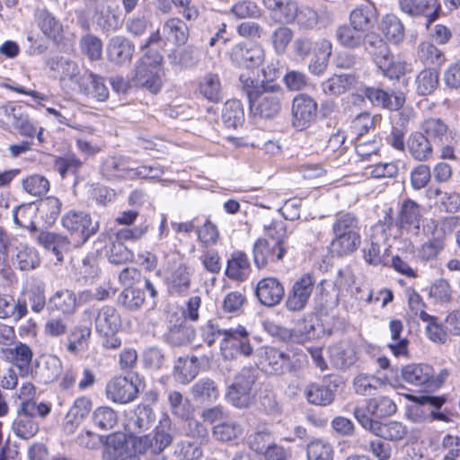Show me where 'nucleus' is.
Returning <instances> with one entry per match:
<instances>
[{
    "mask_svg": "<svg viewBox=\"0 0 460 460\" xmlns=\"http://www.w3.org/2000/svg\"><path fill=\"white\" fill-rule=\"evenodd\" d=\"M438 72L432 68L420 71L415 80L416 92L419 95L431 94L438 86Z\"/></svg>",
    "mask_w": 460,
    "mask_h": 460,
    "instance_id": "50",
    "label": "nucleus"
},
{
    "mask_svg": "<svg viewBox=\"0 0 460 460\" xmlns=\"http://www.w3.org/2000/svg\"><path fill=\"white\" fill-rule=\"evenodd\" d=\"M92 409V401L86 396L77 398L66 416L65 429L73 433L75 429L88 416Z\"/></svg>",
    "mask_w": 460,
    "mask_h": 460,
    "instance_id": "30",
    "label": "nucleus"
},
{
    "mask_svg": "<svg viewBox=\"0 0 460 460\" xmlns=\"http://www.w3.org/2000/svg\"><path fill=\"white\" fill-rule=\"evenodd\" d=\"M318 105L314 98L299 93L293 99L291 114L294 127L305 129L314 122L317 116Z\"/></svg>",
    "mask_w": 460,
    "mask_h": 460,
    "instance_id": "12",
    "label": "nucleus"
},
{
    "mask_svg": "<svg viewBox=\"0 0 460 460\" xmlns=\"http://www.w3.org/2000/svg\"><path fill=\"white\" fill-rule=\"evenodd\" d=\"M199 93L211 102H219L223 100V88L217 74L208 73L199 83Z\"/></svg>",
    "mask_w": 460,
    "mask_h": 460,
    "instance_id": "32",
    "label": "nucleus"
},
{
    "mask_svg": "<svg viewBox=\"0 0 460 460\" xmlns=\"http://www.w3.org/2000/svg\"><path fill=\"white\" fill-rule=\"evenodd\" d=\"M224 338L220 343L222 355L226 358H236L239 356L250 357L253 352L250 333L245 327L238 325L223 330Z\"/></svg>",
    "mask_w": 460,
    "mask_h": 460,
    "instance_id": "8",
    "label": "nucleus"
},
{
    "mask_svg": "<svg viewBox=\"0 0 460 460\" xmlns=\"http://www.w3.org/2000/svg\"><path fill=\"white\" fill-rule=\"evenodd\" d=\"M242 433L243 429L241 425L235 421H223L212 429L213 438L223 443L237 439Z\"/></svg>",
    "mask_w": 460,
    "mask_h": 460,
    "instance_id": "53",
    "label": "nucleus"
},
{
    "mask_svg": "<svg viewBox=\"0 0 460 460\" xmlns=\"http://www.w3.org/2000/svg\"><path fill=\"white\" fill-rule=\"evenodd\" d=\"M201 447L195 441L181 440L176 444L174 455L180 460H198L203 454Z\"/></svg>",
    "mask_w": 460,
    "mask_h": 460,
    "instance_id": "63",
    "label": "nucleus"
},
{
    "mask_svg": "<svg viewBox=\"0 0 460 460\" xmlns=\"http://www.w3.org/2000/svg\"><path fill=\"white\" fill-rule=\"evenodd\" d=\"M263 4L279 22L288 23L296 16L297 5L291 0H263Z\"/></svg>",
    "mask_w": 460,
    "mask_h": 460,
    "instance_id": "36",
    "label": "nucleus"
},
{
    "mask_svg": "<svg viewBox=\"0 0 460 460\" xmlns=\"http://www.w3.org/2000/svg\"><path fill=\"white\" fill-rule=\"evenodd\" d=\"M373 435L387 441H400L404 438L408 433L407 427L400 421L389 420L386 422L379 421Z\"/></svg>",
    "mask_w": 460,
    "mask_h": 460,
    "instance_id": "40",
    "label": "nucleus"
},
{
    "mask_svg": "<svg viewBox=\"0 0 460 460\" xmlns=\"http://www.w3.org/2000/svg\"><path fill=\"white\" fill-rule=\"evenodd\" d=\"M16 253L13 258L15 268L22 271L31 270L40 266V259L38 252L25 244L16 246Z\"/></svg>",
    "mask_w": 460,
    "mask_h": 460,
    "instance_id": "38",
    "label": "nucleus"
},
{
    "mask_svg": "<svg viewBox=\"0 0 460 460\" xmlns=\"http://www.w3.org/2000/svg\"><path fill=\"white\" fill-rule=\"evenodd\" d=\"M101 172L108 180H129L132 174L129 159L125 156H108L102 164Z\"/></svg>",
    "mask_w": 460,
    "mask_h": 460,
    "instance_id": "24",
    "label": "nucleus"
},
{
    "mask_svg": "<svg viewBox=\"0 0 460 460\" xmlns=\"http://www.w3.org/2000/svg\"><path fill=\"white\" fill-rule=\"evenodd\" d=\"M222 119L227 128H237L244 121L243 105L238 100H228L222 110Z\"/></svg>",
    "mask_w": 460,
    "mask_h": 460,
    "instance_id": "47",
    "label": "nucleus"
},
{
    "mask_svg": "<svg viewBox=\"0 0 460 460\" xmlns=\"http://www.w3.org/2000/svg\"><path fill=\"white\" fill-rule=\"evenodd\" d=\"M62 203L53 196L41 199L39 204V212L48 225L55 223L61 211Z\"/></svg>",
    "mask_w": 460,
    "mask_h": 460,
    "instance_id": "61",
    "label": "nucleus"
},
{
    "mask_svg": "<svg viewBox=\"0 0 460 460\" xmlns=\"http://www.w3.org/2000/svg\"><path fill=\"white\" fill-rule=\"evenodd\" d=\"M399 5L403 13L411 16L425 15L427 28L438 16L439 5L437 0H400Z\"/></svg>",
    "mask_w": 460,
    "mask_h": 460,
    "instance_id": "19",
    "label": "nucleus"
},
{
    "mask_svg": "<svg viewBox=\"0 0 460 460\" xmlns=\"http://www.w3.org/2000/svg\"><path fill=\"white\" fill-rule=\"evenodd\" d=\"M420 129L432 145H443L448 128L441 119L429 118L421 123Z\"/></svg>",
    "mask_w": 460,
    "mask_h": 460,
    "instance_id": "44",
    "label": "nucleus"
},
{
    "mask_svg": "<svg viewBox=\"0 0 460 460\" xmlns=\"http://www.w3.org/2000/svg\"><path fill=\"white\" fill-rule=\"evenodd\" d=\"M344 385L341 376L328 375L319 382L309 383L304 389V395L309 404L327 407L333 403L337 394Z\"/></svg>",
    "mask_w": 460,
    "mask_h": 460,
    "instance_id": "6",
    "label": "nucleus"
},
{
    "mask_svg": "<svg viewBox=\"0 0 460 460\" xmlns=\"http://www.w3.org/2000/svg\"><path fill=\"white\" fill-rule=\"evenodd\" d=\"M429 295L435 304L440 305H447L454 299V290L445 279H436L430 286Z\"/></svg>",
    "mask_w": 460,
    "mask_h": 460,
    "instance_id": "51",
    "label": "nucleus"
},
{
    "mask_svg": "<svg viewBox=\"0 0 460 460\" xmlns=\"http://www.w3.org/2000/svg\"><path fill=\"white\" fill-rule=\"evenodd\" d=\"M362 95L374 106L385 108L390 111H398L404 103V97L402 95H394V98H392L387 92L376 87L363 88Z\"/></svg>",
    "mask_w": 460,
    "mask_h": 460,
    "instance_id": "23",
    "label": "nucleus"
},
{
    "mask_svg": "<svg viewBox=\"0 0 460 460\" xmlns=\"http://www.w3.org/2000/svg\"><path fill=\"white\" fill-rule=\"evenodd\" d=\"M78 87L80 93L98 102H105L109 98V90L104 79L93 73H83L82 77L78 79Z\"/></svg>",
    "mask_w": 460,
    "mask_h": 460,
    "instance_id": "21",
    "label": "nucleus"
},
{
    "mask_svg": "<svg viewBox=\"0 0 460 460\" xmlns=\"http://www.w3.org/2000/svg\"><path fill=\"white\" fill-rule=\"evenodd\" d=\"M422 217L420 206L411 199H404L398 210L394 226L402 234L403 231L418 233Z\"/></svg>",
    "mask_w": 460,
    "mask_h": 460,
    "instance_id": "13",
    "label": "nucleus"
},
{
    "mask_svg": "<svg viewBox=\"0 0 460 460\" xmlns=\"http://www.w3.org/2000/svg\"><path fill=\"white\" fill-rule=\"evenodd\" d=\"M138 393L137 385L124 376H116L106 385L107 397L118 403L123 404L134 401Z\"/></svg>",
    "mask_w": 460,
    "mask_h": 460,
    "instance_id": "16",
    "label": "nucleus"
},
{
    "mask_svg": "<svg viewBox=\"0 0 460 460\" xmlns=\"http://www.w3.org/2000/svg\"><path fill=\"white\" fill-rule=\"evenodd\" d=\"M255 296L262 305L273 307L284 298L285 288L277 278H263L256 285Z\"/></svg>",
    "mask_w": 460,
    "mask_h": 460,
    "instance_id": "14",
    "label": "nucleus"
},
{
    "mask_svg": "<svg viewBox=\"0 0 460 460\" xmlns=\"http://www.w3.org/2000/svg\"><path fill=\"white\" fill-rule=\"evenodd\" d=\"M145 302L144 292L139 288L128 287L119 295L118 304L127 310L139 309Z\"/></svg>",
    "mask_w": 460,
    "mask_h": 460,
    "instance_id": "57",
    "label": "nucleus"
},
{
    "mask_svg": "<svg viewBox=\"0 0 460 460\" xmlns=\"http://www.w3.org/2000/svg\"><path fill=\"white\" fill-rule=\"evenodd\" d=\"M262 90L249 102L254 117L270 119L279 115L282 109L284 91L279 84H264Z\"/></svg>",
    "mask_w": 460,
    "mask_h": 460,
    "instance_id": "3",
    "label": "nucleus"
},
{
    "mask_svg": "<svg viewBox=\"0 0 460 460\" xmlns=\"http://www.w3.org/2000/svg\"><path fill=\"white\" fill-rule=\"evenodd\" d=\"M259 378V371L254 367H243L234 376L228 385L226 399L238 409H247L254 401L253 388Z\"/></svg>",
    "mask_w": 460,
    "mask_h": 460,
    "instance_id": "2",
    "label": "nucleus"
},
{
    "mask_svg": "<svg viewBox=\"0 0 460 460\" xmlns=\"http://www.w3.org/2000/svg\"><path fill=\"white\" fill-rule=\"evenodd\" d=\"M13 430L17 437L29 439L38 433L39 424L33 418L17 414L13 422Z\"/></svg>",
    "mask_w": 460,
    "mask_h": 460,
    "instance_id": "59",
    "label": "nucleus"
},
{
    "mask_svg": "<svg viewBox=\"0 0 460 460\" xmlns=\"http://www.w3.org/2000/svg\"><path fill=\"white\" fill-rule=\"evenodd\" d=\"M167 399L171 412L175 417L181 420H189L192 415L193 409L190 401L183 398L182 394L179 391H168Z\"/></svg>",
    "mask_w": 460,
    "mask_h": 460,
    "instance_id": "48",
    "label": "nucleus"
},
{
    "mask_svg": "<svg viewBox=\"0 0 460 460\" xmlns=\"http://www.w3.org/2000/svg\"><path fill=\"white\" fill-rule=\"evenodd\" d=\"M350 24L352 29H366L373 27L376 16L373 9L367 5L360 6L350 13Z\"/></svg>",
    "mask_w": 460,
    "mask_h": 460,
    "instance_id": "60",
    "label": "nucleus"
},
{
    "mask_svg": "<svg viewBox=\"0 0 460 460\" xmlns=\"http://www.w3.org/2000/svg\"><path fill=\"white\" fill-rule=\"evenodd\" d=\"M62 226L72 235L77 236L82 243L95 234L99 229V222H93L88 213L80 210L66 212L62 217Z\"/></svg>",
    "mask_w": 460,
    "mask_h": 460,
    "instance_id": "10",
    "label": "nucleus"
},
{
    "mask_svg": "<svg viewBox=\"0 0 460 460\" xmlns=\"http://www.w3.org/2000/svg\"><path fill=\"white\" fill-rule=\"evenodd\" d=\"M4 353L7 360L19 369L21 376L30 373L33 353L27 344L19 342L14 348L7 349Z\"/></svg>",
    "mask_w": 460,
    "mask_h": 460,
    "instance_id": "26",
    "label": "nucleus"
},
{
    "mask_svg": "<svg viewBox=\"0 0 460 460\" xmlns=\"http://www.w3.org/2000/svg\"><path fill=\"white\" fill-rule=\"evenodd\" d=\"M331 358L336 367L345 369L357 360L356 349L349 341H342L331 349Z\"/></svg>",
    "mask_w": 460,
    "mask_h": 460,
    "instance_id": "37",
    "label": "nucleus"
},
{
    "mask_svg": "<svg viewBox=\"0 0 460 460\" xmlns=\"http://www.w3.org/2000/svg\"><path fill=\"white\" fill-rule=\"evenodd\" d=\"M232 58L240 66L250 69L262 63L264 53L258 44L245 40L233 49Z\"/></svg>",
    "mask_w": 460,
    "mask_h": 460,
    "instance_id": "17",
    "label": "nucleus"
},
{
    "mask_svg": "<svg viewBox=\"0 0 460 460\" xmlns=\"http://www.w3.org/2000/svg\"><path fill=\"white\" fill-rule=\"evenodd\" d=\"M37 243L49 251L56 258L58 262L64 261V254L70 250V241L61 234L40 231L36 236Z\"/></svg>",
    "mask_w": 460,
    "mask_h": 460,
    "instance_id": "22",
    "label": "nucleus"
},
{
    "mask_svg": "<svg viewBox=\"0 0 460 460\" xmlns=\"http://www.w3.org/2000/svg\"><path fill=\"white\" fill-rule=\"evenodd\" d=\"M199 370V360L198 357H180L173 367L172 376L179 384L187 385L196 377Z\"/></svg>",
    "mask_w": 460,
    "mask_h": 460,
    "instance_id": "27",
    "label": "nucleus"
},
{
    "mask_svg": "<svg viewBox=\"0 0 460 460\" xmlns=\"http://www.w3.org/2000/svg\"><path fill=\"white\" fill-rule=\"evenodd\" d=\"M314 279L310 274L303 275L289 289L285 306L289 312H301L308 304L314 288Z\"/></svg>",
    "mask_w": 460,
    "mask_h": 460,
    "instance_id": "11",
    "label": "nucleus"
},
{
    "mask_svg": "<svg viewBox=\"0 0 460 460\" xmlns=\"http://www.w3.org/2000/svg\"><path fill=\"white\" fill-rule=\"evenodd\" d=\"M385 385L386 383L383 379L366 374L358 375L353 381L356 394L363 396L376 395V392Z\"/></svg>",
    "mask_w": 460,
    "mask_h": 460,
    "instance_id": "46",
    "label": "nucleus"
},
{
    "mask_svg": "<svg viewBox=\"0 0 460 460\" xmlns=\"http://www.w3.org/2000/svg\"><path fill=\"white\" fill-rule=\"evenodd\" d=\"M251 272V264L246 253L241 251L234 252L227 261L226 275L234 280L243 281Z\"/></svg>",
    "mask_w": 460,
    "mask_h": 460,
    "instance_id": "28",
    "label": "nucleus"
},
{
    "mask_svg": "<svg viewBox=\"0 0 460 460\" xmlns=\"http://www.w3.org/2000/svg\"><path fill=\"white\" fill-rule=\"evenodd\" d=\"M196 336L195 328L188 324L179 312L168 316L167 329L163 335L164 341L172 347H183L192 342Z\"/></svg>",
    "mask_w": 460,
    "mask_h": 460,
    "instance_id": "9",
    "label": "nucleus"
},
{
    "mask_svg": "<svg viewBox=\"0 0 460 460\" xmlns=\"http://www.w3.org/2000/svg\"><path fill=\"white\" fill-rule=\"evenodd\" d=\"M12 125L21 136L31 139L34 138L37 132V127L32 121H31L25 106L14 105Z\"/></svg>",
    "mask_w": 460,
    "mask_h": 460,
    "instance_id": "41",
    "label": "nucleus"
},
{
    "mask_svg": "<svg viewBox=\"0 0 460 460\" xmlns=\"http://www.w3.org/2000/svg\"><path fill=\"white\" fill-rule=\"evenodd\" d=\"M190 394L197 401L213 402L217 400L220 392L216 382L206 377L199 379L191 386Z\"/></svg>",
    "mask_w": 460,
    "mask_h": 460,
    "instance_id": "39",
    "label": "nucleus"
},
{
    "mask_svg": "<svg viewBox=\"0 0 460 460\" xmlns=\"http://www.w3.org/2000/svg\"><path fill=\"white\" fill-rule=\"evenodd\" d=\"M367 403L368 412L375 418L391 416L397 409L395 403L386 396L371 398Z\"/></svg>",
    "mask_w": 460,
    "mask_h": 460,
    "instance_id": "56",
    "label": "nucleus"
},
{
    "mask_svg": "<svg viewBox=\"0 0 460 460\" xmlns=\"http://www.w3.org/2000/svg\"><path fill=\"white\" fill-rule=\"evenodd\" d=\"M170 429L171 420L167 415H164L160 420L153 438L146 436L139 438V444L143 445V448H139V451L150 450L151 454L154 455L163 452L172 441V437L169 432Z\"/></svg>",
    "mask_w": 460,
    "mask_h": 460,
    "instance_id": "15",
    "label": "nucleus"
},
{
    "mask_svg": "<svg viewBox=\"0 0 460 460\" xmlns=\"http://www.w3.org/2000/svg\"><path fill=\"white\" fill-rule=\"evenodd\" d=\"M155 421V414L153 409L149 405L139 404L130 417L128 425L135 432H141L151 429Z\"/></svg>",
    "mask_w": 460,
    "mask_h": 460,
    "instance_id": "42",
    "label": "nucleus"
},
{
    "mask_svg": "<svg viewBox=\"0 0 460 460\" xmlns=\"http://www.w3.org/2000/svg\"><path fill=\"white\" fill-rule=\"evenodd\" d=\"M188 39V31H164V35L160 31L153 32L142 48H150L154 45L158 47L166 46L167 42L181 45L184 44Z\"/></svg>",
    "mask_w": 460,
    "mask_h": 460,
    "instance_id": "45",
    "label": "nucleus"
},
{
    "mask_svg": "<svg viewBox=\"0 0 460 460\" xmlns=\"http://www.w3.org/2000/svg\"><path fill=\"white\" fill-rule=\"evenodd\" d=\"M296 359L288 354L274 348L264 347L261 349L260 364L261 370L268 375L279 376L285 372H296L301 367L305 359V355H299Z\"/></svg>",
    "mask_w": 460,
    "mask_h": 460,
    "instance_id": "7",
    "label": "nucleus"
},
{
    "mask_svg": "<svg viewBox=\"0 0 460 460\" xmlns=\"http://www.w3.org/2000/svg\"><path fill=\"white\" fill-rule=\"evenodd\" d=\"M355 83L356 78L351 74L334 75L322 84V89L325 94L337 96L349 90Z\"/></svg>",
    "mask_w": 460,
    "mask_h": 460,
    "instance_id": "43",
    "label": "nucleus"
},
{
    "mask_svg": "<svg viewBox=\"0 0 460 460\" xmlns=\"http://www.w3.org/2000/svg\"><path fill=\"white\" fill-rule=\"evenodd\" d=\"M418 57L426 65L441 66L446 60L443 52L429 42L420 44Z\"/></svg>",
    "mask_w": 460,
    "mask_h": 460,
    "instance_id": "64",
    "label": "nucleus"
},
{
    "mask_svg": "<svg viewBox=\"0 0 460 460\" xmlns=\"http://www.w3.org/2000/svg\"><path fill=\"white\" fill-rule=\"evenodd\" d=\"M433 376V367L427 364H411L402 369L403 380L414 385L428 384Z\"/></svg>",
    "mask_w": 460,
    "mask_h": 460,
    "instance_id": "35",
    "label": "nucleus"
},
{
    "mask_svg": "<svg viewBox=\"0 0 460 460\" xmlns=\"http://www.w3.org/2000/svg\"><path fill=\"white\" fill-rule=\"evenodd\" d=\"M120 327V315L114 307L105 305L98 311L95 317V328L100 335L117 333Z\"/></svg>",
    "mask_w": 460,
    "mask_h": 460,
    "instance_id": "25",
    "label": "nucleus"
},
{
    "mask_svg": "<svg viewBox=\"0 0 460 460\" xmlns=\"http://www.w3.org/2000/svg\"><path fill=\"white\" fill-rule=\"evenodd\" d=\"M360 226L358 216L350 211H339L333 216L332 224V246L338 256H346L356 252L360 243Z\"/></svg>",
    "mask_w": 460,
    "mask_h": 460,
    "instance_id": "1",
    "label": "nucleus"
},
{
    "mask_svg": "<svg viewBox=\"0 0 460 460\" xmlns=\"http://www.w3.org/2000/svg\"><path fill=\"white\" fill-rule=\"evenodd\" d=\"M411 155L418 161H427L432 156L433 145L422 132H413L407 141Z\"/></svg>",
    "mask_w": 460,
    "mask_h": 460,
    "instance_id": "31",
    "label": "nucleus"
},
{
    "mask_svg": "<svg viewBox=\"0 0 460 460\" xmlns=\"http://www.w3.org/2000/svg\"><path fill=\"white\" fill-rule=\"evenodd\" d=\"M163 57L159 53L145 54L137 63L132 82L137 87L156 94L162 88L160 75Z\"/></svg>",
    "mask_w": 460,
    "mask_h": 460,
    "instance_id": "4",
    "label": "nucleus"
},
{
    "mask_svg": "<svg viewBox=\"0 0 460 460\" xmlns=\"http://www.w3.org/2000/svg\"><path fill=\"white\" fill-rule=\"evenodd\" d=\"M362 43L373 56L375 63L384 75L393 79L399 78L403 74L402 66L400 64L394 63L387 44L379 34L373 31L367 33L364 32Z\"/></svg>",
    "mask_w": 460,
    "mask_h": 460,
    "instance_id": "5",
    "label": "nucleus"
},
{
    "mask_svg": "<svg viewBox=\"0 0 460 460\" xmlns=\"http://www.w3.org/2000/svg\"><path fill=\"white\" fill-rule=\"evenodd\" d=\"M93 424L102 430L112 429L118 424V413L111 407L101 406L93 412Z\"/></svg>",
    "mask_w": 460,
    "mask_h": 460,
    "instance_id": "55",
    "label": "nucleus"
},
{
    "mask_svg": "<svg viewBox=\"0 0 460 460\" xmlns=\"http://www.w3.org/2000/svg\"><path fill=\"white\" fill-rule=\"evenodd\" d=\"M134 50V45L128 40L121 37L113 38L108 47L111 60L119 65L130 62Z\"/></svg>",
    "mask_w": 460,
    "mask_h": 460,
    "instance_id": "33",
    "label": "nucleus"
},
{
    "mask_svg": "<svg viewBox=\"0 0 460 460\" xmlns=\"http://www.w3.org/2000/svg\"><path fill=\"white\" fill-rule=\"evenodd\" d=\"M91 329L86 326L73 328L66 337V349L71 354H76L87 348Z\"/></svg>",
    "mask_w": 460,
    "mask_h": 460,
    "instance_id": "49",
    "label": "nucleus"
},
{
    "mask_svg": "<svg viewBox=\"0 0 460 460\" xmlns=\"http://www.w3.org/2000/svg\"><path fill=\"white\" fill-rule=\"evenodd\" d=\"M47 66L58 74L61 81L69 80L78 85L82 74L75 62L64 57H54L47 61Z\"/></svg>",
    "mask_w": 460,
    "mask_h": 460,
    "instance_id": "29",
    "label": "nucleus"
},
{
    "mask_svg": "<svg viewBox=\"0 0 460 460\" xmlns=\"http://www.w3.org/2000/svg\"><path fill=\"white\" fill-rule=\"evenodd\" d=\"M127 446V437L122 432H116L106 437L104 457L106 460H117L122 456Z\"/></svg>",
    "mask_w": 460,
    "mask_h": 460,
    "instance_id": "54",
    "label": "nucleus"
},
{
    "mask_svg": "<svg viewBox=\"0 0 460 460\" xmlns=\"http://www.w3.org/2000/svg\"><path fill=\"white\" fill-rule=\"evenodd\" d=\"M403 323L401 320L393 319L389 323V330L393 343L388 345L389 349L395 356H402L407 354L408 340L402 338L401 334L403 332Z\"/></svg>",
    "mask_w": 460,
    "mask_h": 460,
    "instance_id": "52",
    "label": "nucleus"
},
{
    "mask_svg": "<svg viewBox=\"0 0 460 460\" xmlns=\"http://www.w3.org/2000/svg\"><path fill=\"white\" fill-rule=\"evenodd\" d=\"M274 438L268 429L255 431L248 436L249 447L258 454H264L274 444Z\"/></svg>",
    "mask_w": 460,
    "mask_h": 460,
    "instance_id": "58",
    "label": "nucleus"
},
{
    "mask_svg": "<svg viewBox=\"0 0 460 460\" xmlns=\"http://www.w3.org/2000/svg\"><path fill=\"white\" fill-rule=\"evenodd\" d=\"M285 253V246H279L278 243H271L266 239H258L253 245V261L258 269L281 261Z\"/></svg>",
    "mask_w": 460,
    "mask_h": 460,
    "instance_id": "18",
    "label": "nucleus"
},
{
    "mask_svg": "<svg viewBox=\"0 0 460 460\" xmlns=\"http://www.w3.org/2000/svg\"><path fill=\"white\" fill-rule=\"evenodd\" d=\"M77 307L76 295L70 289L56 291L49 299L47 310L52 315H72Z\"/></svg>",
    "mask_w": 460,
    "mask_h": 460,
    "instance_id": "20",
    "label": "nucleus"
},
{
    "mask_svg": "<svg viewBox=\"0 0 460 460\" xmlns=\"http://www.w3.org/2000/svg\"><path fill=\"white\" fill-rule=\"evenodd\" d=\"M28 314V305L25 299L15 300L11 296H0V318H13L19 321Z\"/></svg>",
    "mask_w": 460,
    "mask_h": 460,
    "instance_id": "34",
    "label": "nucleus"
},
{
    "mask_svg": "<svg viewBox=\"0 0 460 460\" xmlns=\"http://www.w3.org/2000/svg\"><path fill=\"white\" fill-rule=\"evenodd\" d=\"M308 460H333L332 445L322 439H314L307 445Z\"/></svg>",
    "mask_w": 460,
    "mask_h": 460,
    "instance_id": "62",
    "label": "nucleus"
}]
</instances>
